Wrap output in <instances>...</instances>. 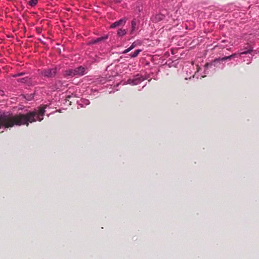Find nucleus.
<instances>
[{
	"label": "nucleus",
	"instance_id": "1",
	"mask_svg": "<svg viewBox=\"0 0 259 259\" xmlns=\"http://www.w3.org/2000/svg\"><path fill=\"white\" fill-rule=\"evenodd\" d=\"M252 52V50L250 49L246 51L240 52L238 54L235 53V54H233L229 56L216 59L215 60H214V61L212 63H211L210 64H206L205 65V69L206 70H207L208 69H213L214 68V67H215L218 64V63L220 62V61H224L227 60L229 59L234 58L235 57L241 56L242 55L250 54Z\"/></svg>",
	"mask_w": 259,
	"mask_h": 259
},
{
	"label": "nucleus",
	"instance_id": "2",
	"mask_svg": "<svg viewBox=\"0 0 259 259\" xmlns=\"http://www.w3.org/2000/svg\"><path fill=\"white\" fill-rule=\"evenodd\" d=\"M87 73V69L83 67L79 66L76 68L66 70L65 75L73 77L74 76H82Z\"/></svg>",
	"mask_w": 259,
	"mask_h": 259
},
{
	"label": "nucleus",
	"instance_id": "3",
	"mask_svg": "<svg viewBox=\"0 0 259 259\" xmlns=\"http://www.w3.org/2000/svg\"><path fill=\"white\" fill-rule=\"evenodd\" d=\"M145 78L141 75L137 74L133 78L128 79L123 83V84H130L133 85H137L144 80Z\"/></svg>",
	"mask_w": 259,
	"mask_h": 259
},
{
	"label": "nucleus",
	"instance_id": "4",
	"mask_svg": "<svg viewBox=\"0 0 259 259\" xmlns=\"http://www.w3.org/2000/svg\"><path fill=\"white\" fill-rule=\"evenodd\" d=\"M56 74V68H50L44 70L41 74L48 77H52L55 76Z\"/></svg>",
	"mask_w": 259,
	"mask_h": 259
},
{
	"label": "nucleus",
	"instance_id": "5",
	"mask_svg": "<svg viewBox=\"0 0 259 259\" xmlns=\"http://www.w3.org/2000/svg\"><path fill=\"white\" fill-rule=\"evenodd\" d=\"M126 20L125 18L121 19L120 20H119L117 21H116L114 23H113L112 24H111V25L110 26V27L112 28H113L116 27L121 25L122 24H125Z\"/></svg>",
	"mask_w": 259,
	"mask_h": 259
},
{
	"label": "nucleus",
	"instance_id": "6",
	"mask_svg": "<svg viewBox=\"0 0 259 259\" xmlns=\"http://www.w3.org/2000/svg\"><path fill=\"white\" fill-rule=\"evenodd\" d=\"M107 38V36H102L99 38H97L95 39H93L91 41H90L88 42L89 45H93L98 43V42L101 41L102 40H105Z\"/></svg>",
	"mask_w": 259,
	"mask_h": 259
},
{
	"label": "nucleus",
	"instance_id": "7",
	"mask_svg": "<svg viewBox=\"0 0 259 259\" xmlns=\"http://www.w3.org/2000/svg\"><path fill=\"white\" fill-rule=\"evenodd\" d=\"M90 104V101L85 99H81L79 101V105H80L81 107H83L84 105H88Z\"/></svg>",
	"mask_w": 259,
	"mask_h": 259
},
{
	"label": "nucleus",
	"instance_id": "8",
	"mask_svg": "<svg viewBox=\"0 0 259 259\" xmlns=\"http://www.w3.org/2000/svg\"><path fill=\"white\" fill-rule=\"evenodd\" d=\"M131 24H132V29H131V31L130 33L131 34H133V32L136 29L137 23H136V20L135 19L133 20L132 21Z\"/></svg>",
	"mask_w": 259,
	"mask_h": 259
},
{
	"label": "nucleus",
	"instance_id": "9",
	"mask_svg": "<svg viewBox=\"0 0 259 259\" xmlns=\"http://www.w3.org/2000/svg\"><path fill=\"white\" fill-rule=\"evenodd\" d=\"M136 46V44L135 42H133L132 45L127 49H125L123 52V54H126L127 53L131 51L132 50H133L134 48H135Z\"/></svg>",
	"mask_w": 259,
	"mask_h": 259
},
{
	"label": "nucleus",
	"instance_id": "10",
	"mask_svg": "<svg viewBox=\"0 0 259 259\" xmlns=\"http://www.w3.org/2000/svg\"><path fill=\"white\" fill-rule=\"evenodd\" d=\"M126 33V31L125 29H119L117 31V35L119 36H123L125 35Z\"/></svg>",
	"mask_w": 259,
	"mask_h": 259
},
{
	"label": "nucleus",
	"instance_id": "11",
	"mask_svg": "<svg viewBox=\"0 0 259 259\" xmlns=\"http://www.w3.org/2000/svg\"><path fill=\"white\" fill-rule=\"evenodd\" d=\"M142 52V50L141 49H138L137 50H136L134 53L133 54H131L130 55L131 58H135L139 54Z\"/></svg>",
	"mask_w": 259,
	"mask_h": 259
},
{
	"label": "nucleus",
	"instance_id": "12",
	"mask_svg": "<svg viewBox=\"0 0 259 259\" xmlns=\"http://www.w3.org/2000/svg\"><path fill=\"white\" fill-rule=\"evenodd\" d=\"M37 2H38L37 0H30L28 4L31 7H34L36 5V4H37Z\"/></svg>",
	"mask_w": 259,
	"mask_h": 259
},
{
	"label": "nucleus",
	"instance_id": "13",
	"mask_svg": "<svg viewBox=\"0 0 259 259\" xmlns=\"http://www.w3.org/2000/svg\"><path fill=\"white\" fill-rule=\"evenodd\" d=\"M24 74V72H22V73H17V74H15L13 75V77H18V76H22V75H23Z\"/></svg>",
	"mask_w": 259,
	"mask_h": 259
},
{
	"label": "nucleus",
	"instance_id": "14",
	"mask_svg": "<svg viewBox=\"0 0 259 259\" xmlns=\"http://www.w3.org/2000/svg\"><path fill=\"white\" fill-rule=\"evenodd\" d=\"M0 95H4V92L3 91L0 90Z\"/></svg>",
	"mask_w": 259,
	"mask_h": 259
},
{
	"label": "nucleus",
	"instance_id": "15",
	"mask_svg": "<svg viewBox=\"0 0 259 259\" xmlns=\"http://www.w3.org/2000/svg\"><path fill=\"white\" fill-rule=\"evenodd\" d=\"M113 1H114L115 2L118 3V2H120L121 0H113Z\"/></svg>",
	"mask_w": 259,
	"mask_h": 259
},
{
	"label": "nucleus",
	"instance_id": "16",
	"mask_svg": "<svg viewBox=\"0 0 259 259\" xmlns=\"http://www.w3.org/2000/svg\"><path fill=\"white\" fill-rule=\"evenodd\" d=\"M24 78H23V79H21V82H24Z\"/></svg>",
	"mask_w": 259,
	"mask_h": 259
},
{
	"label": "nucleus",
	"instance_id": "17",
	"mask_svg": "<svg viewBox=\"0 0 259 259\" xmlns=\"http://www.w3.org/2000/svg\"><path fill=\"white\" fill-rule=\"evenodd\" d=\"M250 62V60H249V61L247 62V64H249Z\"/></svg>",
	"mask_w": 259,
	"mask_h": 259
}]
</instances>
